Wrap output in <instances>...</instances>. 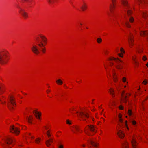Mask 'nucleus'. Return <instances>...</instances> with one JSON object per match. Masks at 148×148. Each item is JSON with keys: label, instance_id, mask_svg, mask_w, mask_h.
<instances>
[{"label": "nucleus", "instance_id": "obj_1", "mask_svg": "<svg viewBox=\"0 0 148 148\" xmlns=\"http://www.w3.org/2000/svg\"><path fill=\"white\" fill-rule=\"evenodd\" d=\"M35 40L36 43V45H33L31 47L32 51L36 54H38L40 53V51L45 53L46 49L44 45L42 42V40L44 43L46 44L47 41L46 38L44 36L40 35L39 36H36L35 38Z\"/></svg>", "mask_w": 148, "mask_h": 148}, {"label": "nucleus", "instance_id": "obj_2", "mask_svg": "<svg viewBox=\"0 0 148 148\" xmlns=\"http://www.w3.org/2000/svg\"><path fill=\"white\" fill-rule=\"evenodd\" d=\"M121 3L123 6L124 10L126 12L129 18V21L131 23H132L134 21V19L130 15L132 12L131 10L130 7L126 0H121Z\"/></svg>", "mask_w": 148, "mask_h": 148}, {"label": "nucleus", "instance_id": "obj_3", "mask_svg": "<svg viewBox=\"0 0 148 148\" xmlns=\"http://www.w3.org/2000/svg\"><path fill=\"white\" fill-rule=\"evenodd\" d=\"M4 143L1 145L4 148H10L14 145V141L11 137L6 136L3 139Z\"/></svg>", "mask_w": 148, "mask_h": 148}, {"label": "nucleus", "instance_id": "obj_4", "mask_svg": "<svg viewBox=\"0 0 148 148\" xmlns=\"http://www.w3.org/2000/svg\"><path fill=\"white\" fill-rule=\"evenodd\" d=\"M109 60H114L117 64L116 66V68L119 69H121L123 68V64H124V62L121 60H119V58H116L114 57L110 58Z\"/></svg>", "mask_w": 148, "mask_h": 148}, {"label": "nucleus", "instance_id": "obj_5", "mask_svg": "<svg viewBox=\"0 0 148 148\" xmlns=\"http://www.w3.org/2000/svg\"><path fill=\"white\" fill-rule=\"evenodd\" d=\"M15 105V101L14 98L12 96L9 97L7 102V106L8 108L11 110L12 109L14 108L13 106H14Z\"/></svg>", "mask_w": 148, "mask_h": 148}, {"label": "nucleus", "instance_id": "obj_6", "mask_svg": "<svg viewBox=\"0 0 148 148\" xmlns=\"http://www.w3.org/2000/svg\"><path fill=\"white\" fill-rule=\"evenodd\" d=\"M7 52L3 51L0 52V63L2 64L6 63L7 59L6 58L7 57Z\"/></svg>", "mask_w": 148, "mask_h": 148}, {"label": "nucleus", "instance_id": "obj_7", "mask_svg": "<svg viewBox=\"0 0 148 148\" xmlns=\"http://www.w3.org/2000/svg\"><path fill=\"white\" fill-rule=\"evenodd\" d=\"M87 126V127H86V129L85 130H84L86 134L89 136H91L89 130L92 132L96 133V130L95 129V127L94 126L92 125H89Z\"/></svg>", "mask_w": 148, "mask_h": 148}, {"label": "nucleus", "instance_id": "obj_8", "mask_svg": "<svg viewBox=\"0 0 148 148\" xmlns=\"http://www.w3.org/2000/svg\"><path fill=\"white\" fill-rule=\"evenodd\" d=\"M83 121H86V118H88L89 117L88 114L86 112H81L79 113L78 112H76Z\"/></svg>", "mask_w": 148, "mask_h": 148}, {"label": "nucleus", "instance_id": "obj_9", "mask_svg": "<svg viewBox=\"0 0 148 148\" xmlns=\"http://www.w3.org/2000/svg\"><path fill=\"white\" fill-rule=\"evenodd\" d=\"M10 132L14 133L16 135H18L20 132L18 128L13 125L10 126Z\"/></svg>", "mask_w": 148, "mask_h": 148}, {"label": "nucleus", "instance_id": "obj_10", "mask_svg": "<svg viewBox=\"0 0 148 148\" xmlns=\"http://www.w3.org/2000/svg\"><path fill=\"white\" fill-rule=\"evenodd\" d=\"M133 35L130 33V35L129 36L128 42L130 47L133 46L134 40L133 38Z\"/></svg>", "mask_w": 148, "mask_h": 148}, {"label": "nucleus", "instance_id": "obj_11", "mask_svg": "<svg viewBox=\"0 0 148 148\" xmlns=\"http://www.w3.org/2000/svg\"><path fill=\"white\" fill-rule=\"evenodd\" d=\"M33 113L37 119H40L41 114L40 112H38L37 110H34L33 111Z\"/></svg>", "mask_w": 148, "mask_h": 148}, {"label": "nucleus", "instance_id": "obj_12", "mask_svg": "<svg viewBox=\"0 0 148 148\" xmlns=\"http://www.w3.org/2000/svg\"><path fill=\"white\" fill-rule=\"evenodd\" d=\"M131 143L133 148H137V144L138 143L134 138H133L132 140Z\"/></svg>", "mask_w": 148, "mask_h": 148}, {"label": "nucleus", "instance_id": "obj_13", "mask_svg": "<svg viewBox=\"0 0 148 148\" xmlns=\"http://www.w3.org/2000/svg\"><path fill=\"white\" fill-rule=\"evenodd\" d=\"M117 134L119 137L121 138H123L125 136V134L123 132L120 130H118Z\"/></svg>", "mask_w": 148, "mask_h": 148}, {"label": "nucleus", "instance_id": "obj_14", "mask_svg": "<svg viewBox=\"0 0 148 148\" xmlns=\"http://www.w3.org/2000/svg\"><path fill=\"white\" fill-rule=\"evenodd\" d=\"M20 12L22 14V16L25 18H26L28 17L27 14L24 11L23 9H21Z\"/></svg>", "mask_w": 148, "mask_h": 148}, {"label": "nucleus", "instance_id": "obj_15", "mask_svg": "<svg viewBox=\"0 0 148 148\" xmlns=\"http://www.w3.org/2000/svg\"><path fill=\"white\" fill-rule=\"evenodd\" d=\"M53 139L54 138H51L45 142L46 144L47 147H49L51 145L50 143H52L53 142Z\"/></svg>", "mask_w": 148, "mask_h": 148}, {"label": "nucleus", "instance_id": "obj_16", "mask_svg": "<svg viewBox=\"0 0 148 148\" xmlns=\"http://www.w3.org/2000/svg\"><path fill=\"white\" fill-rule=\"evenodd\" d=\"M112 2V4L110 5V9L111 12L112 13L113 10L115 7V0H111Z\"/></svg>", "mask_w": 148, "mask_h": 148}, {"label": "nucleus", "instance_id": "obj_17", "mask_svg": "<svg viewBox=\"0 0 148 148\" xmlns=\"http://www.w3.org/2000/svg\"><path fill=\"white\" fill-rule=\"evenodd\" d=\"M112 75L113 77V79L114 81L115 82H116L117 81V76L116 75V73H115L114 72V71H113L112 73Z\"/></svg>", "mask_w": 148, "mask_h": 148}, {"label": "nucleus", "instance_id": "obj_18", "mask_svg": "<svg viewBox=\"0 0 148 148\" xmlns=\"http://www.w3.org/2000/svg\"><path fill=\"white\" fill-rule=\"evenodd\" d=\"M87 8V6L86 4L84 3L81 6V8L82 11H84Z\"/></svg>", "mask_w": 148, "mask_h": 148}, {"label": "nucleus", "instance_id": "obj_19", "mask_svg": "<svg viewBox=\"0 0 148 148\" xmlns=\"http://www.w3.org/2000/svg\"><path fill=\"white\" fill-rule=\"evenodd\" d=\"M124 93L125 92L124 91H123L122 93V95L123 96L122 100L124 103H126L127 102V100L126 99L127 97V96L126 95H123V94H124Z\"/></svg>", "mask_w": 148, "mask_h": 148}, {"label": "nucleus", "instance_id": "obj_20", "mask_svg": "<svg viewBox=\"0 0 148 148\" xmlns=\"http://www.w3.org/2000/svg\"><path fill=\"white\" fill-rule=\"evenodd\" d=\"M142 14L143 18L145 19H146L148 17V14L145 11L142 12Z\"/></svg>", "mask_w": 148, "mask_h": 148}, {"label": "nucleus", "instance_id": "obj_21", "mask_svg": "<svg viewBox=\"0 0 148 148\" xmlns=\"http://www.w3.org/2000/svg\"><path fill=\"white\" fill-rule=\"evenodd\" d=\"M140 34L142 36H146L148 34V33L146 31H141L140 32Z\"/></svg>", "mask_w": 148, "mask_h": 148}, {"label": "nucleus", "instance_id": "obj_22", "mask_svg": "<svg viewBox=\"0 0 148 148\" xmlns=\"http://www.w3.org/2000/svg\"><path fill=\"white\" fill-rule=\"evenodd\" d=\"M90 144L94 147H96L97 146V144L92 140L89 141Z\"/></svg>", "mask_w": 148, "mask_h": 148}, {"label": "nucleus", "instance_id": "obj_23", "mask_svg": "<svg viewBox=\"0 0 148 148\" xmlns=\"http://www.w3.org/2000/svg\"><path fill=\"white\" fill-rule=\"evenodd\" d=\"M32 119L33 117L32 116H30L29 117H27L26 118L28 122L30 123H32L31 121L32 120Z\"/></svg>", "mask_w": 148, "mask_h": 148}, {"label": "nucleus", "instance_id": "obj_24", "mask_svg": "<svg viewBox=\"0 0 148 148\" xmlns=\"http://www.w3.org/2000/svg\"><path fill=\"white\" fill-rule=\"evenodd\" d=\"M120 51L121 52V53L119 54V56L120 57H122L123 56V55L122 54V53H125V51L122 48H121L120 49Z\"/></svg>", "mask_w": 148, "mask_h": 148}, {"label": "nucleus", "instance_id": "obj_25", "mask_svg": "<svg viewBox=\"0 0 148 148\" xmlns=\"http://www.w3.org/2000/svg\"><path fill=\"white\" fill-rule=\"evenodd\" d=\"M73 128L76 131H79V128L78 126L77 125H73Z\"/></svg>", "mask_w": 148, "mask_h": 148}, {"label": "nucleus", "instance_id": "obj_26", "mask_svg": "<svg viewBox=\"0 0 148 148\" xmlns=\"http://www.w3.org/2000/svg\"><path fill=\"white\" fill-rule=\"evenodd\" d=\"M128 144L126 142H125L124 143L122 144V145L123 146V148H128Z\"/></svg>", "mask_w": 148, "mask_h": 148}, {"label": "nucleus", "instance_id": "obj_27", "mask_svg": "<svg viewBox=\"0 0 148 148\" xmlns=\"http://www.w3.org/2000/svg\"><path fill=\"white\" fill-rule=\"evenodd\" d=\"M125 25L126 27L127 28H130L131 27V25L130 24L129 21H126L125 23Z\"/></svg>", "mask_w": 148, "mask_h": 148}, {"label": "nucleus", "instance_id": "obj_28", "mask_svg": "<svg viewBox=\"0 0 148 148\" xmlns=\"http://www.w3.org/2000/svg\"><path fill=\"white\" fill-rule=\"evenodd\" d=\"M56 82L59 85H62L63 83V82L60 79L57 80Z\"/></svg>", "mask_w": 148, "mask_h": 148}, {"label": "nucleus", "instance_id": "obj_29", "mask_svg": "<svg viewBox=\"0 0 148 148\" xmlns=\"http://www.w3.org/2000/svg\"><path fill=\"white\" fill-rule=\"evenodd\" d=\"M4 97L2 96V98H0V102L2 104L6 103V102L5 101H3L4 100Z\"/></svg>", "mask_w": 148, "mask_h": 148}, {"label": "nucleus", "instance_id": "obj_30", "mask_svg": "<svg viewBox=\"0 0 148 148\" xmlns=\"http://www.w3.org/2000/svg\"><path fill=\"white\" fill-rule=\"evenodd\" d=\"M137 51L139 53H140L143 51V49L140 48H138L136 49Z\"/></svg>", "mask_w": 148, "mask_h": 148}, {"label": "nucleus", "instance_id": "obj_31", "mask_svg": "<svg viewBox=\"0 0 148 148\" xmlns=\"http://www.w3.org/2000/svg\"><path fill=\"white\" fill-rule=\"evenodd\" d=\"M4 92L3 88L0 87V95L2 94Z\"/></svg>", "mask_w": 148, "mask_h": 148}, {"label": "nucleus", "instance_id": "obj_32", "mask_svg": "<svg viewBox=\"0 0 148 148\" xmlns=\"http://www.w3.org/2000/svg\"><path fill=\"white\" fill-rule=\"evenodd\" d=\"M40 140L41 139L39 138H38L35 140V141L36 143H38L39 142H40Z\"/></svg>", "mask_w": 148, "mask_h": 148}, {"label": "nucleus", "instance_id": "obj_33", "mask_svg": "<svg viewBox=\"0 0 148 148\" xmlns=\"http://www.w3.org/2000/svg\"><path fill=\"white\" fill-rule=\"evenodd\" d=\"M128 114L130 116H131L132 114V111L131 110L129 109L128 111Z\"/></svg>", "mask_w": 148, "mask_h": 148}, {"label": "nucleus", "instance_id": "obj_34", "mask_svg": "<svg viewBox=\"0 0 148 148\" xmlns=\"http://www.w3.org/2000/svg\"><path fill=\"white\" fill-rule=\"evenodd\" d=\"M114 92V90H113L110 89V93L112 95V96L113 97L114 96V94L113 92Z\"/></svg>", "mask_w": 148, "mask_h": 148}, {"label": "nucleus", "instance_id": "obj_35", "mask_svg": "<svg viewBox=\"0 0 148 148\" xmlns=\"http://www.w3.org/2000/svg\"><path fill=\"white\" fill-rule=\"evenodd\" d=\"M97 41L98 43H99L101 42L102 39L100 38H98L97 40Z\"/></svg>", "mask_w": 148, "mask_h": 148}, {"label": "nucleus", "instance_id": "obj_36", "mask_svg": "<svg viewBox=\"0 0 148 148\" xmlns=\"http://www.w3.org/2000/svg\"><path fill=\"white\" fill-rule=\"evenodd\" d=\"M139 2L141 3H145L146 0H137Z\"/></svg>", "mask_w": 148, "mask_h": 148}, {"label": "nucleus", "instance_id": "obj_37", "mask_svg": "<svg viewBox=\"0 0 148 148\" xmlns=\"http://www.w3.org/2000/svg\"><path fill=\"white\" fill-rule=\"evenodd\" d=\"M66 123L67 124L69 125H71V123L69 120H66Z\"/></svg>", "mask_w": 148, "mask_h": 148}, {"label": "nucleus", "instance_id": "obj_38", "mask_svg": "<svg viewBox=\"0 0 148 148\" xmlns=\"http://www.w3.org/2000/svg\"><path fill=\"white\" fill-rule=\"evenodd\" d=\"M147 59V58L145 56H144L143 58V60L144 61H145Z\"/></svg>", "mask_w": 148, "mask_h": 148}, {"label": "nucleus", "instance_id": "obj_39", "mask_svg": "<svg viewBox=\"0 0 148 148\" xmlns=\"http://www.w3.org/2000/svg\"><path fill=\"white\" fill-rule=\"evenodd\" d=\"M127 121H125V125L127 128V129H128V130H129V128L128 127V126H127Z\"/></svg>", "mask_w": 148, "mask_h": 148}, {"label": "nucleus", "instance_id": "obj_40", "mask_svg": "<svg viewBox=\"0 0 148 148\" xmlns=\"http://www.w3.org/2000/svg\"><path fill=\"white\" fill-rule=\"evenodd\" d=\"M122 81H123V82H126V78L124 77H123L122 79Z\"/></svg>", "mask_w": 148, "mask_h": 148}, {"label": "nucleus", "instance_id": "obj_41", "mask_svg": "<svg viewBox=\"0 0 148 148\" xmlns=\"http://www.w3.org/2000/svg\"><path fill=\"white\" fill-rule=\"evenodd\" d=\"M118 118H119V119H120L122 118V115H121V114H119L118 115Z\"/></svg>", "mask_w": 148, "mask_h": 148}, {"label": "nucleus", "instance_id": "obj_42", "mask_svg": "<svg viewBox=\"0 0 148 148\" xmlns=\"http://www.w3.org/2000/svg\"><path fill=\"white\" fill-rule=\"evenodd\" d=\"M119 109L121 110H123V107L121 105L119 107Z\"/></svg>", "mask_w": 148, "mask_h": 148}, {"label": "nucleus", "instance_id": "obj_43", "mask_svg": "<svg viewBox=\"0 0 148 148\" xmlns=\"http://www.w3.org/2000/svg\"><path fill=\"white\" fill-rule=\"evenodd\" d=\"M132 124L134 125H135L136 123V122L134 121H132Z\"/></svg>", "mask_w": 148, "mask_h": 148}, {"label": "nucleus", "instance_id": "obj_44", "mask_svg": "<svg viewBox=\"0 0 148 148\" xmlns=\"http://www.w3.org/2000/svg\"><path fill=\"white\" fill-rule=\"evenodd\" d=\"M53 0H48V2L49 3H51Z\"/></svg>", "mask_w": 148, "mask_h": 148}, {"label": "nucleus", "instance_id": "obj_45", "mask_svg": "<svg viewBox=\"0 0 148 148\" xmlns=\"http://www.w3.org/2000/svg\"><path fill=\"white\" fill-rule=\"evenodd\" d=\"M119 122L121 123H123V119H122V118L121 119H119Z\"/></svg>", "mask_w": 148, "mask_h": 148}, {"label": "nucleus", "instance_id": "obj_46", "mask_svg": "<svg viewBox=\"0 0 148 148\" xmlns=\"http://www.w3.org/2000/svg\"><path fill=\"white\" fill-rule=\"evenodd\" d=\"M58 148H63V147L62 145H61L59 146Z\"/></svg>", "mask_w": 148, "mask_h": 148}, {"label": "nucleus", "instance_id": "obj_47", "mask_svg": "<svg viewBox=\"0 0 148 148\" xmlns=\"http://www.w3.org/2000/svg\"><path fill=\"white\" fill-rule=\"evenodd\" d=\"M47 135L48 136V138H50V137L51 136V135L49 134V133H48L47 134Z\"/></svg>", "mask_w": 148, "mask_h": 148}, {"label": "nucleus", "instance_id": "obj_48", "mask_svg": "<svg viewBox=\"0 0 148 148\" xmlns=\"http://www.w3.org/2000/svg\"><path fill=\"white\" fill-rule=\"evenodd\" d=\"M133 60L134 61V62L135 63H136V64H137V62L135 60V59L134 58L133 59Z\"/></svg>", "mask_w": 148, "mask_h": 148}, {"label": "nucleus", "instance_id": "obj_49", "mask_svg": "<svg viewBox=\"0 0 148 148\" xmlns=\"http://www.w3.org/2000/svg\"><path fill=\"white\" fill-rule=\"evenodd\" d=\"M143 83H144L145 84H146L147 83V82H145V81H143Z\"/></svg>", "mask_w": 148, "mask_h": 148}, {"label": "nucleus", "instance_id": "obj_50", "mask_svg": "<svg viewBox=\"0 0 148 148\" xmlns=\"http://www.w3.org/2000/svg\"><path fill=\"white\" fill-rule=\"evenodd\" d=\"M64 87H65L66 88H68V87L66 86V84H65L64 85Z\"/></svg>", "mask_w": 148, "mask_h": 148}, {"label": "nucleus", "instance_id": "obj_51", "mask_svg": "<svg viewBox=\"0 0 148 148\" xmlns=\"http://www.w3.org/2000/svg\"><path fill=\"white\" fill-rule=\"evenodd\" d=\"M50 90H47V93H48V92H50Z\"/></svg>", "mask_w": 148, "mask_h": 148}, {"label": "nucleus", "instance_id": "obj_52", "mask_svg": "<svg viewBox=\"0 0 148 148\" xmlns=\"http://www.w3.org/2000/svg\"><path fill=\"white\" fill-rule=\"evenodd\" d=\"M110 64L112 65H113V63L112 62H110Z\"/></svg>", "mask_w": 148, "mask_h": 148}, {"label": "nucleus", "instance_id": "obj_53", "mask_svg": "<svg viewBox=\"0 0 148 148\" xmlns=\"http://www.w3.org/2000/svg\"><path fill=\"white\" fill-rule=\"evenodd\" d=\"M82 146L83 147H85V145L84 144L82 145Z\"/></svg>", "mask_w": 148, "mask_h": 148}, {"label": "nucleus", "instance_id": "obj_54", "mask_svg": "<svg viewBox=\"0 0 148 148\" xmlns=\"http://www.w3.org/2000/svg\"><path fill=\"white\" fill-rule=\"evenodd\" d=\"M146 66L148 67V62L146 64Z\"/></svg>", "mask_w": 148, "mask_h": 148}, {"label": "nucleus", "instance_id": "obj_55", "mask_svg": "<svg viewBox=\"0 0 148 148\" xmlns=\"http://www.w3.org/2000/svg\"><path fill=\"white\" fill-rule=\"evenodd\" d=\"M72 130L73 132L74 133H75V131H74V130Z\"/></svg>", "mask_w": 148, "mask_h": 148}, {"label": "nucleus", "instance_id": "obj_56", "mask_svg": "<svg viewBox=\"0 0 148 148\" xmlns=\"http://www.w3.org/2000/svg\"><path fill=\"white\" fill-rule=\"evenodd\" d=\"M31 138H34V137L33 136H32Z\"/></svg>", "mask_w": 148, "mask_h": 148}, {"label": "nucleus", "instance_id": "obj_57", "mask_svg": "<svg viewBox=\"0 0 148 148\" xmlns=\"http://www.w3.org/2000/svg\"><path fill=\"white\" fill-rule=\"evenodd\" d=\"M48 133H49V131H47V134Z\"/></svg>", "mask_w": 148, "mask_h": 148}, {"label": "nucleus", "instance_id": "obj_58", "mask_svg": "<svg viewBox=\"0 0 148 148\" xmlns=\"http://www.w3.org/2000/svg\"><path fill=\"white\" fill-rule=\"evenodd\" d=\"M102 118V119H103V121H105V119L104 118Z\"/></svg>", "mask_w": 148, "mask_h": 148}, {"label": "nucleus", "instance_id": "obj_59", "mask_svg": "<svg viewBox=\"0 0 148 148\" xmlns=\"http://www.w3.org/2000/svg\"><path fill=\"white\" fill-rule=\"evenodd\" d=\"M102 118V119H103V121H105V119L104 118Z\"/></svg>", "mask_w": 148, "mask_h": 148}, {"label": "nucleus", "instance_id": "obj_60", "mask_svg": "<svg viewBox=\"0 0 148 148\" xmlns=\"http://www.w3.org/2000/svg\"><path fill=\"white\" fill-rule=\"evenodd\" d=\"M45 127V129H47H47H48V128H46Z\"/></svg>", "mask_w": 148, "mask_h": 148}, {"label": "nucleus", "instance_id": "obj_61", "mask_svg": "<svg viewBox=\"0 0 148 148\" xmlns=\"http://www.w3.org/2000/svg\"><path fill=\"white\" fill-rule=\"evenodd\" d=\"M109 75L110 76H111V75H110V73H109Z\"/></svg>", "mask_w": 148, "mask_h": 148}, {"label": "nucleus", "instance_id": "obj_62", "mask_svg": "<svg viewBox=\"0 0 148 148\" xmlns=\"http://www.w3.org/2000/svg\"><path fill=\"white\" fill-rule=\"evenodd\" d=\"M86 28H87V29H88V27H86Z\"/></svg>", "mask_w": 148, "mask_h": 148}, {"label": "nucleus", "instance_id": "obj_63", "mask_svg": "<svg viewBox=\"0 0 148 148\" xmlns=\"http://www.w3.org/2000/svg\"><path fill=\"white\" fill-rule=\"evenodd\" d=\"M146 23H147V24L148 23V22H146Z\"/></svg>", "mask_w": 148, "mask_h": 148}, {"label": "nucleus", "instance_id": "obj_64", "mask_svg": "<svg viewBox=\"0 0 148 148\" xmlns=\"http://www.w3.org/2000/svg\"><path fill=\"white\" fill-rule=\"evenodd\" d=\"M29 134L30 135L31 134Z\"/></svg>", "mask_w": 148, "mask_h": 148}]
</instances>
